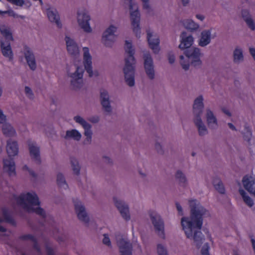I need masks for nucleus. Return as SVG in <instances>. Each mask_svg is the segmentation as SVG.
<instances>
[{
    "mask_svg": "<svg viewBox=\"0 0 255 255\" xmlns=\"http://www.w3.org/2000/svg\"><path fill=\"white\" fill-rule=\"evenodd\" d=\"M182 6L186 7L189 5L190 0H181Z\"/></svg>",
    "mask_w": 255,
    "mask_h": 255,
    "instance_id": "nucleus-62",
    "label": "nucleus"
},
{
    "mask_svg": "<svg viewBox=\"0 0 255 255\" xmlns=\"http://www.w3.org/2000/svg\"><path fill=\"white\" fill-rule=\"evenodd\" d=\"M143 66L147 77L150 80L155 77V70L153 59L149 52L145 51L143 54Z\"/></svg>",
    "mask_w": 255,
    "mask_h": 255,
    "instance_id": "nucleus-10",
    "label": "nucleus"
},
{
    "mask_svg": "<svg viewBox=\"0 0 255 255\" xmlns=\"http://www.w3.org/2000/svg\"><path fill=\"white\" fill-rule=\"evenodd\" d=\"M129 2L130 19L133 32L137 38L140 37L141 28L140 26V13L137 4L132 0H127Z\"/></svg>",
    "mask_w": 255,
    "mask_h": 255,
    "instance_id": "nucleus-4",
    "label": "nucleus"
},
{
    "mask_svg": "<svg viewBox=\"0 0 255 255\" xmlns=\"http://www.w3.org/2000/svg\"><path fill=\"white\" fill-rule=\"evenodd\" d=\"M175 178L180 186L185 188L188 185L187 178L181 170H178L176 172Z\"/></svg>",
    "mask_w": 255,
    "mask_h": 255,
    "instance_id": "nucleus-32",
    "label": "nucleus"
},
{
    "mask_svg": "<svg viewBox=\"0 0 255 255\" xmlns=\"http://www.w3.org/2000/svg\"><path fill=\"white\" fill-rule=\"evenodd\" d=\"M83 68L79 66L76 67V70L74 73L67 72L68 76L71 78L70 85L72 90L77 91L83 86Z\"/></svg>",
    "mask_w": 255,
    "mask_h": 255,
    "instance_id": "nucleus-9",
    "label": "nucleus"
},
{
    "mask_svg": "<svg viewBox=\"0 0 255 255\" xmlns=\"http://www.w3.org/2000/svg\"><path fill=\"white\" fill-rule=\"evenodd\" d=\"M180 64L182 66V68L184 70L187 71L189 69L190 63V64L189 63L185 64V63H183V62L180 61Z\"/></svg>",
    "mask_w": 255,
    "mask_h": 255,
    "instance_id": "nucleus-59",
    "label": "nucleus"
},
{
    "mask_svg": "<svg viewBox=\"0 0 255 255\" xmlns=\"http://www.w3.org/2000/svg\"><path fill=\"white\" fill-rule=\"evenodd\" d=\"M117 29V27L113 25H111L103 32L102 41L106 47H112L115 40L116 35L115 33Z\"/></svg>",
    "mask_w": 255,
    "mask_h": 255,
    "instance_id": "nucleus-13",
    "label": "nucleus"
},
{
    "mask_svg": "<svg viewBox=\"0 0 255 255\" xmlns=\"http://www.w3.org/2000/svg\"><path fill=\"white\" fill-rule=\"evenodd\" d=\"M90 16L85 11L80 12H77V21L79 25L82 28L84 31L87 32H91L92 28L89 24Z\"/></svg>",
    "mask_w": 255,
    "mask_h": 255,
    "instance_id": "nucleus-16",
    "label": "nucleus"
},
{
    "mask_svg": "<svg viewBox=\"0 0 255 255\" xmlns=\"http://www.w3.org/2000/svg\"><path fill=\"white\" fill-rule=\"evenodd\" d=\"M46 249L47 255H54L53 250L51 248L47 247Z\"/></svg>",
    "mask_w": 255,
    "mask_h": 255,
    "instance_id": "nucleus-60",
    "label": "nucleus"
},
{
    "mask_svg": "<svg viewBox=\"0 0 255 255\" xmlns=\"http://www.w3.org/2000/svg\"><path fill=\"white\" fill-rule=\"evenodd\" d=\"M155 149L158 154L163 155L164 154V150L162 145L158 142L155 143Z\"/></svg>",
    "mask_w": 255,
    "mask_h": 255,
    "instance_id": "nucleus-47",
    "label": "nucleus"
},
{
    "mask_svg": "<svg viewBox=\"0 0 255 255\" xmlns=\"http://www.w3.org/2000/svg\"><path fill=\"white\" fill-rule=\"evenodd\" d=\"M212 184L216 191L221 194H225L226 192L224 185L221 179L217 177L213 179Z\"/></svg>",
    "mask_w": 255,
    "mask_h": 255,
    "instance_id": "nucleus-35",
    "label": "nucleus"
},
{
    "mask_svg": "<svg viewBox=\"0 0 255 255\" xmlns=\"http://www.w3.org/2000/svg\"><path fill=\"white\" fill-rule=\"evenodd\" d=\"M124 49L127 56L125 57L124 60H136L134 56L135 50L133 48L132 43L128 40L125 41Z\"/></svg>",
    "mask_w": 255,
    "mask_h": 255,
    "instance_id": "nucleus-30",
    "label": "nucleus"
},
{
    "mask_svg": "<svg viewBox=\"0 0 255 255\" xmlns=\"http://www.w3.org/2000/svg\"><path fill=\"white\" fill-rule=\"evenodd\" d=\"M249 50L251 55L253 56L254 59L255 60V48H250Z\"/></svg>",
    "mask_w": 255,
    "mask_h": 255,
    "instance_id": "nucleus-63",
    "label": "nucleus"
},
{
    "mask_svg": "<svg viewBox=\"0 0 255 255\" xmlns=\"http://www.w3.org/2000/svg\"><path fill=\"white\" fill-rule=\"evenodd\" d=\"M28 149L31 158L37 164H40L41 159L40 154V147L36 145L34 142L28 141Z\"/></svg>",
    "mask_w": 255,
    "mask_h": 255,
    "instance_id": "nucleus-19",
    "label": "nucleus"
},
{
    "mask_svg": "<svg viewBox=\"0 0 255 255\" xmlns=\"http://www.w3.org/2000/svg\"><path fill=\"white\" fill-rule=\"evenodd\" d=\"M69 159L73 174L79 176L80 174L81 166L78 160L74 156H70Z\"/></svg>",
    "mask_w": 255,
    "mask_h": 255,
    "instance_id": "nucleus-33",
    "label": "nucleus"
},
{
    "mask_svg": "<svg viewBox=\"0 0 255 255\" xmlns=\"http://www.w3.org/2000/svg\"><path fill=\"white\" fill-rule=\"evenodd\" d=\"M175 204H176L177 210L178 211L179 215H182V216L183 215L182 208L181 206L178 202H176Z\"/></svg>",
    "mask_w": 255,
    "mask_h": 255,
    "instance_id": "nucleus-58",
    "label": "nucleus"
},
{
    "mask_svg": "<svg viewBox=\"0 0 255 255\" xmlns=\"http://www.w3.org/2000/svg\"><path fill=\"white\" fill-rule=\"evenodd\" d=\"M2 216L3 222L9 223L12 225H15L14 220L12 216V211L10 209L7 207H2L1 208Z\"/></svg>",
    "mask_w": 255,
    "mask_h": 255,
    "instance_id": "nucleus-31",
    "label": "nucleus"
},
{
    "mask_svg": "<svg viewBox=\"0 0 255 255\" xmlns=\"http://www.w3.org/2000/svg\"><path fill=\"white\" fill-rule=\"evenodd\" d=\"M181 43L178 47L181 50L191 48L194 41V38L191 35H187V32L183 31L180 34Z\"/></svg>",
    "mask_w": 255,
    "mask_h": 255,
    "instance_id": "nucleus-21",
    "label": "nucleus"
},
{
    "mask_svg": "<svg viewBox=\"0 0 255 255\" xmlns=\"http://www.w3.org/2000/svg\"><path fill=\"white\" fill-rule=\"evenodd\" d=\"M6 120V116L3 114L2 111L0 109V124H4Z\"/></svg>",
    "mask_w": 255,
    "mask_h": 255,
    "instance_id": "nucleus-54",
    "label": "nucleus"
},
{
    "mask_svg": "<svg viewBox=\"0 0 255 255\" xmlns=\"http://www.w3.org/2000/svg\"><path fill=\"white\" fill-rule=\"evenodd\" d=\"M23 170H27L29 175L34 179H36L37 177V174L32 169H30L27 165H24L23 167Z\"/></svg>",
    "mask_w": 255,
    "mask_h": 255,
    "instance_id": "nucleus-49",
    "label": "nucleus"
},
{
    "mask_svg": "<svg viewBox=\"0 0 255 255\" xmlns=\"http://www.w3.org/2000/svg\"><path fill=\"white\" fill-rule=\"evenodd\" d=\"M250 237L251 238V241L252 243V247L254 252V253L255 254V240L253 238V236L250 235Z\"/></svg>",
    "mask_w": 255,
    "mask_h": 255,
    "instance_id": "nucleus-61",
    "label": "nucleus"
},
{
    "mask_svg": "<svg viewBox=\"0 0 255 255\" xmlns=\"http://www.w3.org/2000/svg\"><path fill=\"white\" fill-rule=\"evenodd\" d=\"M20 239L23 240H31L32 241H35V238L31 235H25L20 237Z\"/></svg>",
    "mask_w": 255,
    "mask_h": 255,
    "instance_id": "nucleus-52",
    "label": "nucleus"
},
{
    "mask_svg": "<svg viewBox=\"0 0 255 255\" xmlns=\"http://www.w3.org/2000/svg\"><path fill=\"white\" fill-rule=\"evenodd\" d=\"M0 48L2 55L8 58L9 61L13 60V53L11 48L9 42H4L1 39L0 41Z\"/></svg>",
    "mask_w": 255,
    "mask_h": 255,
    "instance_id": "nucleus-27",
    "label": "nucleus"
},
{
    "mask_svg": "<svg viewBox=\"0 0 255 255\" xmlns=\"http://www.w3.org/2000/svg\"><path fill=\"white\" fill-rule=\"evenodd\" d=\"M123 72L125 83L129 87L135 85V74L136 60H124Z\"/></svg>",
    "mask_w": 255,
    "mask_h": 255,
    "instance_id": "nucleus-5",
    "label": "nucleus"
},
{
    "mask_svg": "<svg viewBox=\"0 0 255 255\" xmlns=\"http://www.w3.org/2000/svg\"><path fill=\"white\" fill-rule=\"evenodd\" d=\"M184 55L188 58L190 65L196 68L201 66L202 62L200 59L201 53L199 48L192 47L189 49L185 50Z\"/></svg>",
    "mask_w": 255,
    "mask_h": 255,
    "instance_id": "nucleus-7",
    "label": "nucleus"
},
{
    "mask_svg": "<svg viewBox=\"0 0 255 255\" xmlns=\"http://www.w3.org/2000/svg\"><path fill=\"white\" fill-rule=\"evenodd\" d=\"M157 252L158 255H168L166 249L161 244L157 245Z\"/></svg>",
    "mask_w": 255,
    "mask_h": 255,
    "instance_id": "nucleus-44",
    "label": "nucleus"
},
{
    "mask_svg": "<svg viewBox=\"0 0 255 255\" xmlns=\"http://www.w3.org/2000/svg\"><path fill=\"white\" fill-rule=\"evenodd\" d=\"M206 117L208 127L211 129H216L218 127L217 120L209 109L206 110Z\"/></svg>",
    "mask_w": 255,
    "mask_h": 255,
    "instance_id": "nucleus-29",
    "label": "nucleus"
},
{
    "mask_svg": "<svg viewBox=\"0 0 255 255\" xmlns=\"http://www.w3.org/2000/svg\"><path fill=\"white\" fill-rule=\"evenodd\" d=\"M19 200L21 203L23 204L24 209L29 213H34L42 218L46 216L44 210L40 207H34V206H39L40 202L37 195L35 193L28 192L23 196L17 197V202Z\"/></svg>",
    "mask_w": 255,
    "mask_h": 255,
    "instance_id": "nucleus-2",
    "label": "nucleus"
},
{
    "mask_svg": "<svg viewBox=\"0 0 255 255\" xmlns=\"http://www.w3.org/2000/svg\"><path fill=\"white\" fill-rule=\"evenodd\" d=\"M242 182L245 189L255 196V178L246 175L243 177Z\"/></svg>",
    "mask_w": 255,
    "mask_h": 255,
    "instance_id": "nucleus-24",
    "label": "nucleus"
},
{
    "mask_svg": "<svg viewBox=\"0 0 255 255\" xmlns=\"http://www.w3.org/2000/svg\"><path fill=\"white\" fill-rule=\"evenodd\" d=\"M24 92L26 96L30 99L33 100L34 98V94L31 88L28 86H25L24 88Z\"/></svg>",
    "mask_w": 255,
    "mask_h": 255,
    "instance_id": "nucleus-45",
    "label": "nucleus"
},
{
    "mask_svg": "<svg viewBox=\"0 0 255 255\" xmlns=\"http://www.w3.org/2000/svg\"><path fill=\"white\" fill-rule=\"evenodd\" d=\"M233 61L235 63H239L244 60L243 50L241 48H236L233 52Z\"/></svg>",
    "mask_w": 255,
    "mask_h": 255,
    "instance_id": "nucleus-39",
    "label": "nucleus"
},
{
    "mask_svg": "<svg viewBox=\"0 0 255 255\" xmlns=\"http://www.w3.org/2000/svg\"><path fill=\"white\" fill-rule=\"evenodd\" d=\"M184 27L190 32L197 31L199 28V25L191 19H187L183 23Z\"/></svg>",
    "mask_w": 255,
    "mask_h": 255,
    "instance_id": "nucleus-37",
    "label": "nucleus"
},
{
    "mask_svg": "<svg viewBox=\"0 0 255 255\" xmlns=\"http://www.w3.org/2000/svg\"><path fill=\"white\" fill-rule=\"evenodd\" d=\"M239 193L242 196L245 203L249 207H252L254 205V202L252 198L247 195L246 192L243 189H240Z\"/></svg>",
    "mask_w": 255,
    "mask_h": 255,
    "instance_id": "nucleus-41",
    "label": "nucleus"
},
{
    "mask_svg": "<svg viewBox=\"0 0 255 255\" xmlns=\"http://www.w3.org/2000/svg\"><path fill=\"white\" fill-rule=\"evenodd\" d=\"M2 131L4 135L9 137L12 136L15 132L14 128L8 123L3 124Z\"/></svg>",
    "mask_w": 255,
    "mask_h": 255,
    "instance_id": "nucleus-40",
    "label": "nucleus"
},
{
    "mask_svg": "<svg viewBox=\"0 0 255 255\" xmlns=\"http://www.w3.org/2000/svg\"><path fill=\"white\" fill-rule=\"evenodd\" d=\"M74 120L82 126L84 129V135L86 136L83 141L84 144H90L92 141V136L93 134L91 130L92 126L87 122L82 117L80 116H76L74 117Z\"/></svg>",
    "mask_w": 255,
    "mask_h": 255,
    "instance_id": "nucleus-11",
    "label": "nucleus"
},
{
    "mask_svg": "<svg viewBox=\"0 0 255 255\" xmlns=\"http://www.w3.org/2000/svg\"><path fill=\"white\" fill-rule=\"evenodd\" d=\"M120 255H132V245L128 240L121 238L117 241Z\"/></svg>",
    "mask_w": 255,
    "mask_h": 255,
    "instance_id": "nucleus-17",
    "label": "nucleus"
},
{
    "mask_svg": "<svg viewBox=\"0 0 255 255\" xmlns=\"http://www.w3.org/2000/svg\"><path fill=\"white\" fill-rule=\"evenodd\" d=\"M46 12L49 20L51 22L55 23L58 27H61L62 24L57 10L53 8H47Z\"/></svg>",
    "mask_w": 255,
    "mask_h": 255,
    "instance_id": "nucleus-28",
    "label": "nucleus"
},
{
    "mask_svg": "<svg viewBox=\"0 0 255 255\" xmlns=\"http://www.w3.org/2000/svg\"><path fill=\"white\" fill-rule=\"evenodd\" d=\"M190 216L182 217L181 224L187 239L193 241L194 245L199 249L205 239L201 232L203 218L210 216L209 211L197 200L189 201Z\"/></svg>",
    "mask_w": 255,
    "mask_h": 255,
    "instance_id": "nucleus-1",
    "label": "nucleus"
},
{
    "mask_svg": "<svg viewBox=\"0 0 255 255\" xmlns=\"http://www.w3.org/2000/svg\"><path fill=\"white\" fill-rule=\"evenodd\" d=\"M204 108L203 97L202 95L199 96L194 101L193 105V118L201 117Z\"/></svg>",
    "mask_w": 255,
    "mask_h": 255,
    "instance_id": "nucleus-20",
    "label": "nucleus"
},
{
    "mask_svg": "<svg viewBox=\"0 0 255 255\" xmlns=\"http://www.w3.org/2000/svg\"><path fill=\"white\" fill-rule=\"evenodd\" d=\"M242 17L245 21L247 19H249L251 18V15L250 14V11L249 10L246 9H244L242 10L241 11Z\"/></svg>",
    "mask_w": 255,
    "mask_h": 255,
    "instance_id": "nucleus-46",
    "label": "nucleus"
},
{
    "mask_svg": "<svg viewBox=\"0 0 255 255\" xmlns=\"http://www.w3.org/2000/svg\"><path fill=\"white\" fill-rule=\"evenodd\" d=\"M81 137L82 135L78 130L75 129H73L67 130L64 138L66 140L73 139L76 141H79L81 139Z\"/></svg>",
    "mask_w": 255,
    "mask_h": 255,
    "instance_id": "nucleus-34",
    "label": "nucleus"
},
{
    "mask_svg": "<svg viewBox=\"0 0 255 255\" xmlns=\"http://www.w3.org/2000/svg\"><path fill=\"white\" fill-rule=\"evenodd\" d=\"M104 238L103 240V243L104 244L110 247L111 246V243L110 241V240L109 238L108 237V235L105 234L104 235Z\"/></svg>",
    "mask_w": 255,
    "mask_h": 255,
    "instance_id": "nucleus-53",
    "label": "nucleus"
},
{
    "mask_svg": "<svg viewBox=\"0 0 255 255\" xmlns=\"http://www.w3.org/2000/svg\"><path fill=\"white\" fill-rule=\"evenodd\" d=\"M0 32L4 37L5 42L13 40L12 33L9 27H7L5 25H0Z\"/></svg>",
    "mask_w": 255,
    "mask_h": 255,
    "instance_id": "nucleus-36",
    "label": "nucleus"
},
{
    "mask_svg": "<svg viewBox=\"0 0 255 255\" xmlns=\"http://www.w3.org/2000/svg\"><path fill=\"white\" fill-rule=\"evenodd\" d=\"M100 101L103 110L107 115H111L112 112V107L111 105L110 96L107 90L105 89L100 90Z\"/></svg>",
    "mask_w": 255,
    "mask_h": 255,
    "instance_id": "nucleus-14",
    "label": "nucleus"
},
{
    "mask_svg": "<svg viewBox=\"0 0 255 255\" xmlns=\"http://www.w3.org/2000/svg\"><path fill=\"white\" fill-rule=\"evenodd\" d=\"M33 242V248L35 249L37 252H40V248L37 243L36 239H35V241H32Z\"/></svg>",
    "mask_w": 255,
    "mask_h": 255,
    "instance_id": "nucleus-56",
    "label": "nucleus"
},
{
    "mask_svg": "<svg viewBox=\"0 0 255 255\" xmlns=\"http://www.w3.org/2000/svg\"><path fill=\"white\" fill-rule=\"evenodd\" d=\"M67 49L72 56H76L79 54V48L76 42L70 37L66 36L65 38Z\"/></svg>",
    "mask_w": 255,
    "mask_h": 255,
    "instance_id": "nucleus-25",
    "label": "nucleus"
},
{
    "mask_svg": "<svg viewBox=\"0 0 255 255\" xmlns=\"http://www.w3.org/2000/svg\"><path fill=\"white\" fill-rule=\"evenodd\" d=\"M245 22L249 28H250L252 30H255V22L252 18L247 19Z\"/></svg>",
    "mask_w": 255,
    "mask_h": 255,
    "instance_id": "nucleus-50",
    "label": "nucleus"
},
{
    "mask_svg": "<svg viewBox=\"0 0 255 255\" xmlns=\"http://www.w3.org/2000/svg\"><path fill=\"white\" fill-rule=\"evenodd\" d=\"M148 215L155 232L160 238L164 239V222L161 216L156 212L151 210L148 212Z\"/></svg>",
    "mask_w": 255,
    "mask_h": 255,
    "instance_id": "nucleus-6",
    "label": "nucleus"
},
{
    "mask_svg": "<svg viewBox=\"0 0 255 255\" xmlns=\"http://www.w3.org/2000/svg\"><path fill=\"white\" fill-rule=\"evenodd\" d=\"M90 121L93 123H97L99 121V118L98 117H92Z\"/></svg>",
    "mask_w": 255,
    "mask_h": 255,
    "instance_id": "nucleus-64",
    "label": "nucleus"
},
{
    "mask_svg": "<svg viewBox=\"0 0 255 255\" xmlns=\"http://www.w3.org/2000/svg\"><path fill=\"white\" fill-rule=\"evenodd\" d=\"M23 54L26 61V63L29 68L32 71L35 70L37 65L35 58L32 51L29 47L26 45H24Z\"/></svg>",
    "mask_w": 255,
    "mask_h": 255,
    "instance_id": "nucleus-18",
    "label": "nucleus"
},
{
    "mask_svg": "<svg viewBox=\"0 0 255 255\" xmlns=\"http://www.w3.org/2000/svg\"><path fill=\"white\" fill-rule=\"evenodd\" d=\"M113 202L122 218L126 221H129L130 219V215L128 205L125 201L117 197H113Z\"/></svg>",
    "mask_w": 255,
    "mask_h": 255,
    "instance_id": "nucleus-12",
    "label": "nucleus"
},
{
    "mask_svg": "<svg viewBox=\"0 0 255 255\" xmlns=\"http://www.w3.org/2000/svg\"><path fill=\"white\" fill-rule=\"evenodd\" d=\"M146 32L149 47L153 50L154 53L158 54L160 51L159 37L156 34L154 35L149 28L146 30Z\"/></svg>",
    "mask_w": 255,
    "mask_h": 255,
    "instance_id": "nucleus-15",
    "label": "nucleus"
},
{
    "mask_svg": "<svg viewBox=\"0 0 255 255\" xmlns=\"http://www.w3.org/2000/svg\"><path fill=\"white\" fill-rule=\"evenodd\" d=\"M201 254L202 255H210L209 253V247L207 245L204 246L201 250Z\"/></svg>",
    "mask_w": 255,
    "mask_h": 255,
    "instance_id": "nucleus-55",
    "label": "nucleus"
},
{
    "mask_svg": "<svg viewBox=\"0 0 255 255\" xmlns=\"http://www.w3.org/2000/svg\"><path fill=\"white\" fill-rule=\"evenodd\" d=\"M212 28L209 29L204 30L201 32L200 38L198 42V44L201 47H205L208 45L211 41V38H214L216 36L214 34L212 37L211 36V30Z\"/></svg>",
    "mask_w": 255,
    "mask_h": 255,
    "instance_id": "nucleus-23",
    "label": "nucleus"
},
{
    "mask_svg": "<svg viewBox=\"0 0 255 255\" xmlns=\"http://www.w3.org/2000/svg\"><path fill=\"white\" fill-rule=\"evenodd\" d=\"M84 51V65L85 69L87 72L89 74L90 77H92L93 75L92 66V57L90 55L89 49L87 47L83 48Z\"/></svg>",
    "mask_w": 255,
    "mask_h": 255,
    "instance_id": "nucleus-22",
    "label": "nucleus"
},
{
    "mask_svg": "<svg viewBox=\"0 0 255 255\" xmlns=\"http://www.w3.org/2000/svg\"><path fill=\"white\" fill-rule=\"evenodd\" d=\"M175 57L172 52L170 51L168 53V60L169 63L171 64H173L175 62Z\"/></svg>",
    "mask_w": 255,
    "mask_h": 255,
    "instance_id": "nucleus-51",
    "label": "nucleus"
},
{
    "mask_svg": "<svg viewBox=\"0 0 255 255\" xmlns=\"http://www.w3.org/2000/svg\"><path fill=\"white\" fill-rule=\"evenodd\" d=\"M245 131L242 132L243 135V138L245 140L247 141L249 145H251V140L252 137V130L251 128L247 124H246L244 126Z\"/></svg>",
    "mask_w": 255,
    "mask_h": 255,
    "instance_id": "nucleus-38",
    "label": "nucleus"
},
{
    "mask_svg": "<svg viewBox=\"0 0 255 255\" xmlns=\"http://www.w3.org/2000/svg\"><path fill=\"white\" fill-rule=\"evenodd\" d=\"M56 181L58 185L60 187H62L64 185H65L66 187L68 186L65 177L63 174L61 173H58L57 174Z\"/></svg>",
    "mask_w": 255,
    "mask_h": 255,
    "instance_id": "nucleus-42",
    "label": "nucleus"
},
{
    "mask_svg": "<svg viewBox=\"0 0 255 255\" xmlns=\"http://www.w3.org/2000/svg\"><path fill=\"white\" fill-rule=\"evenodd\" d=\"M142 2V8L143 9L146 10V13L147 14H151L153 12V9H152L150 5L149 4V0H141Z\"/></svg>",
    "mask_w": 255,
    "mask_h": 255,
    "instance_id": "nucleus-43",
    "label": "nucleus"
},
{
    "mask_svg": "<svg viewBox=\"0 0 255 255\" xmlns=\"http://www.w3.org/2000/svg\"><path fill=\"white\" fill-rule=\"evenodd\" d=\"M193 122L198 129V134L203 136L208 133V129L201 119V117L193 118Z\"/></svg>",
    "mask_w": 255,
    "mask_h": 255,
    "instance_id": "nucleus-26",
    "label": "nucleus"
},
{
    "mask_svg": "<svg viewBox=\"0 0 255 255\" xmlns=\"http://www.w3.org/2000/svg\"><path fill=\"white\" fill-rule=\"evenodd\" d=\"M103 159L105 163L109 164H113V161H112V159L109 156H103Z\"/></svg>",
    "mask_w": 255,
    "mask_h": 255,
    "instance_id": "nucleus-57",
    "label": "nucleus"
},
{
    "mask_svg": "<svg viewBox=\"0 0 255 255\" xmlns=\"http://www.w3.org/2000/svg\"><path fill=\"white\" fill-rule=\"evenodd\" d=\"M24 5L26 8H28L31 6V4L29 1H25L24 0H17V6H22Z\"/></svg>",
    "mask_w": 255,
    "mask_h": 255,
    "instance_id": "nucleus-48",
    "label": "nucleus"
},
{
    "mask_svg": "<svg viewBox=\"0 0 255 255\" xmlns=\"http://www.w3.org/2000/svg\"><path fill=\"white\" fill-rule=\"evenodd\" d=\"M73 202L74 210L77 214L78 219L83 223L85 226H88L90 218L84 204L78 199H73Z\"/></svg>",
    "mask_w": 255,
    "mask_h": 255,
    "instance_id": "nucleus-8",
    "label": "nucleus"
},
{
    "mask_svg": "<svg viewBox=\"0 0 255 255\" xmlns=\"http://www.w3.org/2000/svg\"><path fill=\"white\" fill-rule=\"evenodd\" d=\"M6 152L8 159L3 160V169L10 175L15 173V162L13 157L16 155V141L9 139L6 141Z\"/></svg>",
    "mask_w": 255,
    "mask_h": 255,
    "instance_id": "nucleus-3",
    "label": "nucleus"
}]
</instances>
